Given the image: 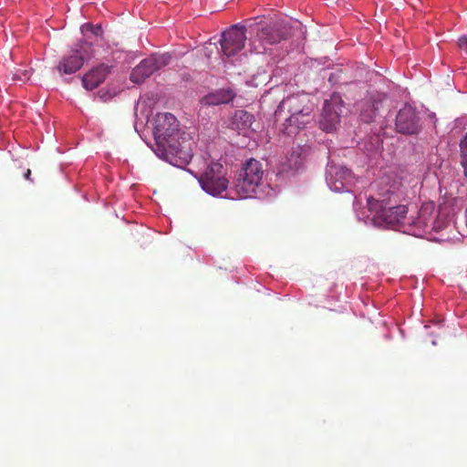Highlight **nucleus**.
Listing matches in <instances>:
<instances>
[{
  "label": "nucleus",
  "instance_id": "20e7f679",
  "mask_svg": "<svg viewBox=\"0 0 467 467\" xmlns=\"http://www.w3.org/2000/svg\"><path fill=\"white\" fill-rule=\"evenodd\" d=\"M398 201L397 194L390 191H387L381 199L375 200L378 206L377 213L387 224L394 225L400 223L406 218L408 208L406 205L398 204ZM371 202L368 199L371 209H376Z\"/></svg>",
  "mask_w": 467,
  "mask_h": 467
},
{
  "label": "nucleus",
  "instance_id": "7ed1b4c3",
  "mask_svg": "<svg viewBox=\"0 0 467 467\" xmlns=\"http://www.w3.org/2000/svg\"><path fill=\"white\" fill-rule=\"evenodd\" d=\"M263 175L262 164L258 161L254 159L247 161L235 184L238 198L245 199L255 193L256 188L262 182Z\"/></svg>",
  "mask_w": 467,
  "mask_h": 467
},
{
  "label": "nucleus",
  "instance_id": "f257e3e1",
  "mask_svg": "<svg viewBox=\"0 0 467 467\" xmlns=\"http://www.w3.org/2000/svg\"><path fill=\"white\" fill-rule=\"evenodd\" d=\"M153 135V150L160 159L175 166L192 161L194 143L186 136H179V123L171 113L163 112L156 115Z\"/></svg>",
  "mask_w": 467,
  "mask_h": 467
},
{
  "label": "nucleus",
  "instance_id": "2eb2a0df",
  "mask_svg": "<svg viewBox=\"0 0 467 467\" xmlns=\"http://www.w3.org/2000/svg\"><path fill=\"white\" fill-rule=\"evenodd\" d=\"M234 96L232 89H219L205 96L202 102L206 105L213 106L226 104L232 101Z\"/></svg>",
  "mask_w": 467,
  "mask_h": 467
},
{
  "label": "nucleus",
  "instance_id": "9d476101",
  "mask_svg": "<svg viewBox=\"0 0 467 467\" xmlns=\"http://www.w3.org/2000/svg\"><path fill=\"white\" fill-rule=\"evenodd\" d=\"M337 100H340V99H331L325 101L319 123L320 128L327 132L333 131L339 122L342 106Z\"/></svg>",
  "mask_w": 467,
  "mask_h": 467
},
{
  "label": "nucleus",
  "instance_id": "f03ea898",
  "mask_svg": "<svg viewBox=\"0 0 467 467\" xmlns=\"http://www.w3.org/2000/svg\"><path fill=\"white\" fill-rule=\"evenodd\" d=\"M275 117L276 121H285L284 132L292 136L314 119V105L305 95H292L280 102Z\"/></svg>",
  "mask_w": 467,
  "mask_h": 467
},
{
  "label": "nucleus",
  "instance_id": "412c9836",
  "mask_svg": "<svg viewBox=\"0 0 467 467\" xmlns=\"http://www.w3.org/2000/svg\"><path fill=\"white\" fill-rule=\"evenodd\" d=\"M371 140H375V144H376L375 149L376 150L379 149V144H380L379 138L378 136H375V137L371 138Z\"/></svg>",
  "mask_w": 467,
  "mask_h": 467
},
{
  "label": "nucleus",
  "instance_id": "5701e85b",
  "mask_svg": "<svg viewBox=\"0 0 467 467\" xmlns=\"http://www.w3.org/2000/svg\"><path fill=\"white\" fill-rule=\"evenodd\" d=\"M366 150H367L368 151H372V150H373V149H372V148H368V147H366Z\"/></svg>",
  "mask_w": 467,
  "mask_h": 467
},
{
  "label": "nucleus",
  "instance_id": "f3484780",
  "mask_svg": "<svg viewBox=\"0 0 467 467\" xmlns=\"http://www.w3.org/2000/svg\"><path fill=\"white\" fill-rule=\"evenodd\" d=\"M461 155H462V164L464 168V173L467 176V134L464 139L461 141Z\"/></svg>",
  "mask_w": 467,
  "mask_h": 467
},
{
  "label": "nucleus",
  "instance_id": "dca6fc26",
  "mask_svg": "<svg viewBox=\"0 0 467 467\" xmlns=\"http://www.w3.org/2000/svg\"><path fill=\"white\" fill-rule=\"evenodd\" d=\"M234 123L237 125L238 129L251 126L254 116L245 110H236L234 117Z\"/></svg>",
  "mask_w": 467,
  "mask_h": 467
},
{
  "label": "nucleus",
  "instance_id": "1a4fd4ad",
  "mask_svg": "<svg viewBox=\"0 0 467 467\" xmlns=\"http://www.w3.org/2000/svg\"><path fill=\"white\" fill-rule=\"evenodd\" d=\"M396 129L400 133L417 134L420 130V118L411 106H404L396 116Z\"/></svg>",
  "mask_w": 467,
  "mask_h": 467
},
{
  "label": "nucleus",
  "instance_id": "4468645a",
  "mask_svg": "<svg viewBox=\"0 0 467 467\" xmlns=\"http://www.w3.org/2000/svg\"><path fill=\"white\" fill-rule=\"evenodd\" d=\"M434 211L435 206L433 202L423 203L418 212V216L412 220L411 223L420 230L429 228L434 222Z\"/></svg>",
  "mask_w": 467,
  "mask_h": 467
},
{
  "label": "nucleus",
  "instance_id": "f8f14e48",
  "mask_svg": "<svg viewBox=\"0 0 467 467\" xmlns=\"http://www.w3.org/2000/svg\"><path fill=\"white\" fill-rule=\"evenodd\" d=\"M329 187L335 192L349 191L353 183V174L346 167L335 168V171H329L327 179Z\"/></svg>",
  "mask_w": 467,
  "mask_h": 467
},
{
  "label": "nucleus",
  "instance_id": "9b49d317",
  "mask_svg": "<svg viewBox=\"0 0 467 467\" xmlns=\"http://www.w3.org/2000/svg\"><path fill=\"white\" fill-rule=\"evenodd\" d=\"M288 36V28L282 22H274L273 24L263 26L256 35L257 40L263 47L272 46L285 39Z\"/></svg>",
  "mask_w": 467,
  "mask_h": 467
},
{
  "label": "nucleus",
  "instance_id": "a211bd4d",
  "mask_svg": "<svg viewBox=\"0 0 467 467\" xmlns=\"http://www.w3.org/2000/svg\"><path fill=\"white\" fill-rule=\"evenodd\" d=\"M82 31H89L91 32L94 36H100L102 34V29H101V26H92L90 24H85L82 26L81 27Z\"/></svg>",
  "mask_w": 467,
  "mask_h": 467
},
{
  "label": "nucleus",
  "instance_id": "aec40b11",
  "mask_svg": "<svg viewBox=\"0 0 467 467\" xmlns=\"http://www.w3.org/2000/svg\"><path fill=\"white\" fill-rule=\"evenodd\" d=\"M458 46L461 49L467 50V36H462L458 39Z\"/></svg>",
  "mask_w": 467,
  "mask_h": 467
},
{
  "label": "nucleus",
  "instance_id": "ddd939ff",
  "mask_svg": "<svg viewBox=\"0 0 467 467\" xmlns=\"http://www.w3.org/2000/svg\"><path fill=\"white\" fill-rule=\"evenodd\" d=\"M110 73V67L100 64L93 67L82 77L83 87L88 90L98 88Z\"/></svg>",
  "mask_w": 467,
  "mask_h": 467
},
{
  "label": "nucleus",
  "instance_id": "423d86ee",
  "mask_svg": "<svg viewBox=\"0 0 467 467\" xmlns=\"http://www.w3.org/2000/svg\"><path fill=\"white\" fill-rule=\"evenodd\" d=\"M226 171L219 162H211L200 175L199 182L203 191L213 196L221 195L228 188Z\"/></svg>",
  "mask_w": 467,
  "mask_h": 467
},
{
  "label": "nucleus",
  "instance_id": "4be33fe9",
  "mask_svg": "<svg viewBox=\"0 0 467 467\" xmlns=\"http://www.w3.org/2000/svg\"><path fill=\"white\" fill-rule=\"evenodd\" d=\"M30 175H31V171L28 169V170L26 171V173H25V178H26V180H31V179H30Z\"/></svg>",
  "mask_w": 467,
  "mask_h": 467
},
{
  "label": "nucleus",
  "instance_id": "0eeeda50",
  "mask_svg": "<svg viewBox=\"0 0 467 467\" xmlns=\"http://www.w3.org/2000/svg\"><path fill=\"white\" fill-rule=\"evenodd\" d=\"M171 55L155 54L143 59L138 66H136L130 76V81L136 84L143 83L150 78L155 71L167 66L171 61Z\"/></svg>",
  "mask_w": 467,
  "mask_h": 467
},
{
  "label": "nucleus",
  "instance_id": "39448f33",
  "mask_svg": "<svg viewBox=\"0 0 467 467\" xmlns=\"http://www.w3.org/2000/svg\"><path fill=\"white\" fill-rule=\"evenodd\" d=\"M92 57V44L87 40H79L71 47L68 54L59 60L57 69L60 75L74 74L79 70L84 62Z\"/></svg>",
  "mask_w": 467,
  "mask_h": 467
},
{
  "label": "nucleus",
  "instance_id": "6ab92c4d",
  "mask_svg": "<svg viewBox=\"0 0 467 467\" xmlns=\"http://www.w3.org/2000/svg\"><path fill=\"white\" fill-rule=\"evenodd\" d=\"M29 78H30V74L26 70L17 72V73L14 74V76H13L14 80H19V81H25L26 79H29Z\"/></svg>",
  "mask_w": 467,
  "mask_h": 467
},
{
  "label": "nucleus",
  "instance_id": "6e6552de",
  "mask_svg": "<svg viewBox=\"0 0 467 467\" xmlns=\"http://www.w3.org/2000/svg\"><path fill=\"white\" fill-rule=\"evenodd\" d=\"M245 32V26L234 25L223 33L220 43L222 51L225 56H234L244 47L246 41Z\"/></svg>",
  "mask_w": 467,
  "mask_h": 467
}]
</instances>
